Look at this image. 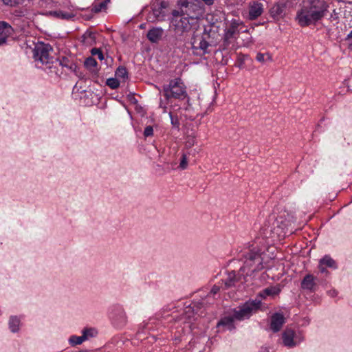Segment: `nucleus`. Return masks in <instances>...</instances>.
Masks as SVG:
<instances>
[{
  "instance_id": "72a5a7b5",
  "label": "nucleus",
  "mask_w": 352,
  "mask_h": 352,
  "mask_svg": "<svg viewBox=\"0 0 352 352\" xmlns=\"http://www.w3.org/2000/svg\"><path fill=\"white\" fill-rule=\"evenodd\" d=\"M188 166V160L187 156L185 153H183L181 158V162L179 166V168L184 170L186 169Z\"/></svg>"
},
{
  "instance_id": "7c9ffc66",
  "label": "nucleus",
  "mask_w": 352,
  "mask_h": 352,
  "mask_svg": "<svg viewBox=\"0 0 352 352\" xmlns=\"http://www.w3.org/2000/svg\"><path fill=\"white\" fill-rule=\"evenodd\" d=\"M116 76L118 78H125L127 77L126 69L124 67H119L116 72Z\"/></svg>"
},
{
  "instance_id": "7ed1b4c3",
  "label": "nucleus",
  "mask_w": 352,
  "mask_h": 352,
  "mask_svg": "<svg viewBox=\"0 0 352 352\" xmlns=\"http://www.w3.org/2000/svg\"><path fill=\"white\" fill-rule=\"evenodd\" d=\"M175 15H185L191 19H197L203 14L201 3L198 0H179Z\"/></svg>"
},
{
  "instance_id": "a18cd8bd",
  "label": "nucleus",
  "mask_w": 352,
  "mask_h": 352,
  "mask_svg": "<svg viewBox=\"0 0 352 352\" xmlns=\"http://www.w3.org/2000/svg\"><path fill=\"white\" fill-rule=\"evenodd\" d=\"M204 1L207 5H212L214 2V0H202Z\"/></svg>"
},
{
  "instance_id": "1a4fd4ad",
  "label": "nucleus",
  "mask_w": 352,
  "mask_h": 352,
  "mask_svg": "<svg viewBox=\"0 0 352 352\" xmlns=\"http://www.w3.org/2000/svg\"><path fill=\"white\" fill-rule=\"evenodd\" d=\"M168 3L162 1L160 3L153 4L152 10L147 16V20L150 22L154 23L155 21H162L165 19L166 13L165 10L168 8Z\"/></svg>"
},
{
  "instance_id": "8fccbe9b",
  "label": "nucleus",
  "mask_w": 352,
  "mask_h": 352,
  "mask_svg": "<svg viewBox=\"0 0 352 352\" xmlns=\"http://www.w3.org/2000/svg\"><path fill=\"white\" fill-rule=\"evenodd\" d=\"M144 28V25L143 24L140 25V28Z\"/></svg>"
},
{
  "instance_id": "3c124183",
  "label": "nucleus",
  "mask_w": 352,
  "mask_h": 352,
  "mask_svg": "<svg viewBox=\"0 0 352 352\" xmlns=\"http://www.w3.org/2000/svg\"><path fill=\"white\" fill-rule=\"evenodd\" d=\"M188 105L190 106L189 100H188Z\"/></svg>"
},
{
  "instance_id": "a19ab883",
  "label": "nucleus",
  "mask_w": 352,
  "mask_h": 352,
  "mask_svg": "<svg viewBox=\"0 0 352 352\" xmlns=\"http://www.w3.org/2000/svg\"><path fill=\"white\" fill-rule=\"evenodd\" d=\"M318 269L321 273H327V271L325 268V266H324V265L321 264L320 263H319Z\"/></svg>"
},
{
  "instance_id": "412c9836",
  "label": "nucleus",
  "mask_w": 352,
  "mask_h": 352,
  "mask_svg": "<svg viewBox=\"0 0 352 352\" xmlns=\"http://www.w3.org/2000/svg\"><path fill=\"white\" fill-rule=\"evenodd\" d=\"M280 289L276 287H270L265 288L259 293V296L265 298L267 296H275L280 293Z\"/></svg>"
},
{
  "instance_id": "f257e3e1",
  "label": "nucleus",
  "mask_w": 352,
  "mask_h": 352,
  "mask_svg": "<svg viewBox=\"0 0 352 352\" xmlns=\"http://www.w3.org/2000/svg\"><path fill=\"white\" fill-rule=\"evenodd\" d=\"M328 8L324 0H307L297 12L296 19L302 27L316 24L327 14Z\"/></svg>"
},
{
  "instance_id": "0eeeda50",
  "label": "nucleus",
  "mask_w": 352,
  "mask_h": 352,
  "mask_svg": "<svg viewBox=\"0 0 352 352\" xmlns=\"http://www.w3.org/2000/svg\"><path fill=\"white\" fill-rule=\"evenodd\" d=\"M172 17L170 19V23L174 27V30L177 33L180 35L185 32H189L192 25V21L195 19H191L185 15H175V10L171 12Z\"/></svg>"
},
{
  "instance_id": "6ab92c4d",
  "label": "nucleus",
  "mask_w": 352,
  "mask_h": 352,
  "mask_svg": "<svg viewBox=\"0 0 352 352\" xmlns=\"http://www.w3.org/2000/svg\"><path fill=\"white\" fill-rule=\"evenodd\" d=\"M13 32V28L8 23L4 21L0 22V36L7 38L12 34Z\"/></svg>"
},
{
  "instance_id": "37998d69",
  "label": "nucleus",
  "mask_w": 352,
  "mask_h": 352,
  "mask_svg": "<svg viewBox=\"0 0 352 352\" xmlns=\"http://www.w3.org/2000/svg\"><path fill=\"white\" fill-rule=\"evenodd\" d=\"M219 289H220V287L219 286L214 285V286H213V287L211 289V293H212L213 294H215L217 292H219Z\"/></svg>"
},
{
  "instance_id": "c756f323",
  "label": "nucleus",
  "mask_w": 352,
  "mask_h": 352,
  "mask_svg": "<svg viewBox=\"0 0 352 352\" xmlns=\"http://www.w3.org/2000/svg\"><path fill=\"white\" fill-rule=\"evenodd\" d=\"M107 85H108L111 89H117L119 85L120 82L116 78H111L107 80L106 82Z\"/></svg>"
},
{
  "instance_id": "6e6552de",
  "label": "nucleus",
  "mask_w": 352,
  "mask_h": 352,
  "mask_svg": "<svg viewBox=\"0 0 352 352\" xmlns=\"http://www.w3.org/2000/svg\"><path fill=\"white\" fill-rule=\"evenodd\" d=\"M52 47L50 45L39 44L36 45L33 51V56L35 61L40 62L43 65L50 64L52 61L50 51Z\"/></svg>"
},
{
  "instance_id": "cd10ccee",
  "label": "nucleus",
  "mask_w": 352,
  "mask_h": 352,
  "mask_svg": "<svg viewBox=\"0 0 352 352\" xmlns=\"http://www.w3.org/2000/svg\"><path fill=\"white\" fill-rule=\"evenodd\" d=\"M256 59L257 61L264 63L266 61H272V55L269 53L262 54V53H258L256 56Z\"/></svg>"
},
{
  "instance_id": "20e7f679",
  "label": "nucleus",
  "mask_w": 352,
  "mask_h": 352,
  "mask_svg": "<svg viewBox=\"0 0 352 352\" xmlns=\"http://www.w3.org/2000/svg\"><path fill=\"white\" fill-rule=\"evenodd\" d=\"M292 222V215L286 211L280 212L272 224L271 232L278 238H285L287 234L292 233V228L289 229Z\"/></svg>"
},
{
  "instance_id": "603ef678",
  "label": "nucleus",
  "mask_w": 352,
  "mask_h": 352,
  "mask_svg": "<svg viewBox=\"0 0 352 352\" xmlns=\"http://www.w3.org/2000/svg\"><path fill=\"white\" fill-rule=\"evenodd\" d=\"M24 0H22V1L23 2Z\"/></svg>"
},
{
  "instance_id": "4c0bfd02",
  "label": "nucleus",
  "mask_w": 352,
  "mask_h": 352,
  "mask_svg": "<svg viewBox=\"0 0 352 352\" xmlns=\"http://www.w3.org/2000/svg\"><path fill=\"white\" fill-rule=\"evenodd\" d=\"M82 332H86L87 339L92 338L95 336L96 331L94 329H85Z\"/></svg>"
},
{
  "instance_id": "a211bd4d",
  "label": "nucleus",
  "mask_w": 352,
  "mask_h": 352,
  "mask_svg": "<svg viewBox=\"0 0 352 352\" xmlns=\"http://www.w3.org/2000/svg\"><path fill=\"white\" fill-rule=\"evenodd\" d=\"M315 278L311 274L306 275L302 280L301 287L304 289L312 290L315 286Z\"/></svg>"
},
{
  "instance_id": "393cba45",
  "label": "nucleus",
  "mask_w": 352,
  "mask_h": 352,
  "mask_svg": "<svg viewBox=\"0 0 352 352\" xmlns=\"http://www.w3.org/2000/svg\"><path fill=\"white\" fill-rule=\"evenodd\" d=\"M19 324H20V320L17 317L12 316L10 318V321H9V326H10V330L13 333L18 331V330L19 329Z\"/></svg>"
},
{
  "instance_id": "de8ad7c7",
  "label": "nucleus",
  "mask_w": 352,
  "mask_h": 352,
  "mask_svg": "<svg viewBox=\"0 0 352 352\" xmlns=\"http://www.w3.org/2000/svg\"><path fill=\"white\" fill-rule=\"evenodd\" d=\"M5 4L9 5L11 0H2Z\"/></svg>"
},
{
  "instance_id": "79ce46f5",
  "label": "nucleus",
  "mask_w": 352,
  "mask_h": 352,
  "mask_svg": "<svg viewBox=\"0 0 352 352\" xmlns=\"http://www.w3.org/2000/svg\"><path fill=\"white\" fill-rule=\"evenodd\" d=\"M22 0H11L10 3H9L10 6H13L16 4L22 3Z\"/></svg>"
},
{
  "instance_id": "bb28decb",
  "label": "nucleus",
  "mask_w": 352,
  "mask_h": 352,
  "mask_svg": "<svg viewBox=\"0 0 352 352\" xmlns=\"http://www.w3.org/2000/svg\"><path fill=\"white\" fill-rule=\"evenodd\" d=\"M320 263L325 267H329L331 268H336V263L335 261L329 256H324L322 259H320Z\"/></svg>"
},
{
  "instance_id": "9d476101",
  "label": "nucleus",
  "mask_w": 352,
  "mask_h": 352,
  "mask_svg": "<svg viewBox=\"0 0 352 352\" xmlns=\"http://www.w3.org/2000/svg\"><path fill=\"white\" fill-rule=\"evenodd\" d=\"M191 45L194 54H198V50L201 51V54L203 55L210 52L208 48L210 46V44L206 41L204 35L194 34L191 38Z\"/></svg>"
},
{
  "instance_id": "5701e85b",
  "label": "nucleus",
  "mask_w": 352,
  "mask_h": 352,
  "mask_svg": "<svg viewBox=\"0 0 352 352\" xmlns=\"http://www.w3.org/2000/svg\"><path fill=\"white\" fill-rule=\"evenodd\" d=\"M86 340H87V336L86 335V332H82V336H72L70 337L69 340V343L72 346H75L82 344Z\"/></svg>"
},
{
  "instance_id": "09e8293b",
  "label": "nucleus",
  "mask_w": 352,
  "mask_h": 352,
  "mask_svg": "<svg viewBox=\"0 0 352 352\" xmlns=\"http://www.w3.org/2000/svg\"><path fill=\"white\" fill-rule=\"evenodd\" d=\"M160 107L161 108H163V109H164V111H166V106H163V104H162V102H160Z\"/></svg>"
},
{
  "instance_id": "dca6fc26",
  "label": "nucleus",
  "mask_w": 352,
  "mask_h": 352,
  "mask_svg": "<svg viewBox=\"0 0 352 352\" xmlns=\"http://www.w3.org/2000/svg\"><path fill=\"white\" fill-rule=\"evenodd\" d=\"M263 4L258 2H254L250 6L249 17L253 20L261 15L263 13Z\"/></svg>"
},
{
  "instance_id": "ddd939ff",
  "label": "nucleus",
  "mask_w": 352,
  "mask_h": 352,
  "mask_svg": "<svg viewBox=\"0 0 352 352\" xmlns=\"http://www.w3.org/2000/svg\"><path fill=\"white\" fill-rule=\"evenodd\" d=\"M240 278L236 276L235 272L232 271L226 274V276L222 279L223 285L221 287L223 289H228L232 287H234L236 283L239 282Z\"/></svg>"
},
{
  "instance_id": "4be33fe9",
  "label": "nucleus",
  "mask_w": 352,
  "mask_h": 352,
  "mask_svg": "<svg viewBox=\"0 0 352 352\" xmlns=\"http://www.w3.org/2000/svg\"><path fill=\"white\" fill-rule=\"evenodd\" d=\"M84 64H85V67L87 69H89L90 72H91L93 73H96L97 72V69H96L97 62L95 60V58H94L93 57L89 56L87 58H86Z\"/></svg>"
},
{
  "instance_id": "a878e982",
  "label": "nucleus",
  "mask_w": 352,
  "mask_h": 352,
  "mask_svg": "<svg viewBox=\"0 0 352 352\" xmlns=\"http://www.w3.org/2000/svg\"><path fill=\"white\" fill-rule=\"evenodd\" d=\"M50 15L63 19H69L74 17V14L71 13L64 12L62 11H52L50 12Z\"/></svg>"
},
{
  "instance_id": "f704fd0d",
  "label": "nucleus",
  "mask_w": 352,
  "mask_h": 352,
  "mask_svg": "<svg viewBox=\"0 0 352 352\" xmlns=\"http://www.w3.org/2000/svg\"><path fill=\"white\" fill-rule=\"evenodd\" d=\"M91 54L93 56L97 55L98 58L100 60H103L104 59V55H103L102 51L100 49H98V48H93L91 50Z\"/></svg>"
},
{
  "instance_id": "4468645a",
  "label": "nucleus",
  "mask_w": 352,
  "mask_h": 352,
  "mask_svg": "<svg viewBox=\"0 0 352 352\" xmlns=\"http://www.w3.org/2000/svg\"><path fill=\"white\" fill-rule=\"evenodd\" d=\"M163 34L164 30L162 28H153L147 32L146 37L151 43H157L162 39Z\"/></svg>"
},
{
  "instance_id": "aec40b11",
  "label": "nucleus",
  "mask_w": 352,
  "mask_h": 352,
  "mask_svg": "<svg viewBox=\"0 0 352 352\" xmlns=\"http://www.w3.org/2000/svg\"><path fill=\"white\" fill-rule=\"evenodd\" d=\"M236 32V27L232 25L229 28L224 34L223 45L227 47L230 43V39L232 38Z\"/></svg>"
},
{
  "instance_id": "c85d7f7f",
  "label": "nucleus",
  "mask_w": 352,
  "mask_h": 352,
  "mask_svg": "<svg viewBox=\"0 0 352 352\" xmlns=\"http://www.w3.org/2000/svg\"><path fill=\"white\" fill-rule=\"evenodd\" d=\"M211 100V96L202 94L201 96H199V105L204 107H207L212 103Z\"/></svg>"
},
{
  "instance_id": "c9c22d12",
  "label": "nucleus",
  "mask_w": 352,
  "mask_h": 352,
  "mask_svg": "<svg viewBox=\"0 0 352 352\" xmlns=\"http://www.w3.org/2000/svg\"><path fill=\"white\" fill-rule=\"evenodd\" d=\"M153 129L151 126H147L144 131V135L145 137H149L153 135Z\"/></svg>"
},
{
  "instance_id": "39448f33",
  "label": "nucleus",
  "mask_w": 352,
  "mask_h": 352,
  "mask_svg": "<svg viewBox=\"0 0 352 352\" xmlns=\"http://www.w3.org/2000/svg\"><path fill=\"white\" fill-rule=\"evenodd\" d=\"M164 96L167 100L170 98L184 99L187 97L186 89L180 79L171 80L163 87Z\"/></svg>"
},
{
  "instance_id": "c03bdc74",
  "label": "nucleus",
  "mask_w": 352,
  "mask_h": 352,
  "mask_svg": "<svg viewBox=\"0 0 352 352\" xmlns=\"http://www.w3.org/2000/svg\"><path fill=\"white\" fill-rule=\"evenodd\" d=\"M7 38L0 36V45L4 44L6 42Z\"/></svg>"
},
{
  "instance_id": "423d86ee",
  "label": "nucleus",
  "mask_w": 352,
  "mask_h": 352,
  "mask_svg": "<svg viewBox=\"0 0 352 352\" xmlns=\"http://www.w3.org/2000/svg\"><path fill=\"white\" fill-rule=\"evenodd\" d=\"M247 251L244 252L243 257L244 258V264L250 265L251 261H257L256 265L252 270V273L261 271L264 268L263 264V258L261 257V250L254 244L249 245Z\"/></svg>"
},
{
  "instance_id": "f8f14e48",
  "label": "nucleus",
  "mask_w": 352,
  "mask_h": 352,
  "mask_svg": "<svg viewBox=\"0 0 352 352\" xmlns=\"http://www.w3.org/2000/svg\"><path fill=\"white\" fill-rule=\"evenodd\" d=\"M285 318L283 314L276 313L271 317L270 328L274 332H278L280 330L283 325L285 322Z\"/></svg>"
},
{
  "instance_id": "2eb2a0df",
  "label": "nucleus",
  "mask_w": 352,
  "mask_h": 352,
  "mask_svg": "<svg viewBox=\"0 0 352 352\" xmlns=\"http://www.w3.org/2000/svg\"><path fill=\"white\" fill-rule=\"evenodd\" d=\"M295 332L292 329H286L282 335L284 345L288 347H293L296 345L294 340Z\"/></svg>"
},
{
  "instance_id": "9b49d317",
  "label": "nucleus",
  "mask_w": 352,
  "mask_h": 352,
  "mask_svg": "<svg viewBox=\"0 0 352 352\" xmlns=\"http://www.w3.org/2000/svg\"><path fill=\"white\" fill-rule=\"evenodd\" d=\"M289 1H278L270 9V14L274 20L278 21L283 18L286 14V8L287 7Z\"/></svg>"
},
{
  "instance_id": "f3484780",
  "label": "nucleus",
  "mask_w": 352,
  "mask_h": 352,
  "mask_svg": "<svg viewBox=\"0 0 352 352\" xmlns=\"http://www.w3.org/2000/svg\"><path fill=\"white\" fill-rule=\"evenodd\" d=\"M208 307V303L204 300L201 302H193L192 306V311L199 316H202L205 313V310Z\"/></svg>"
},
{
  "instance_id": "2f4dec72",
  "label": "nucleus",
  "mask_w": 352,
  "mask_h": 352,
  "mask_svg": "<svg viewBox=\"0 0 352 352\" xmlns=\"http://www.w3.org/2000/svg\"><path fill=\"white\" fill-rule=\"evenodd\" d=\"M69 61L67 58L63 57V58L60 60V65L64 67H69L71 69H75L76 67V65L75 64L72 63L71 65L69 64Z\"/></svg>"
},
{
  "instance_id": "49530a36",
  "label": "nucleus",
  "mask_w": 352,
  "mask_h": 352,
  "mask_svg": "<svg viewBox=\"0 0 352 352\" xmlns=\"http://www.w3.org/2000/svg\"><path fill=\"white\" fill-rule=\"evenodd\" d=\"M331 296H336L337 295V292L336 290H333L330 292Z\"/></svg>"
},
{
  "instance_id": "58836bf2",
  "label": "nucleus",
  "mask_w": 352,
  "mask_h": 352,
  "mask_svg": "<svg viewBox=\"0 0 352 352\" xmlns=\"http://www.w3.org/2000/svg\"><path fill=\"white\" fill-rule=\"evenodd\" d=\"M257 264V261H251V263H250V265H243V269H245V268H248V269H253Z\"/></svg>"
},
{
  "instance_id": "ea45409f",
  "label": "nucleus",
  "mask_w": 352,
  "mask_h": 352,
  "mask_svg": "<svg viewBox=\"0 0 352 352\" xmlns=\"http://www.w3.org/2000/svg\"><path fill=\"white\" fill-rule=\"evenodd\" d=\"M346 41L349 45L352 48V31L347 35Z\"/></svg>"
},
{
  "instance_id": "e433bc0d",
  "label": "nucleus",
  "mask_w": 352,
  "mask_h": 352,
  "mask_svg": "<svg viewBox=\"0 0 352 352\" xmlns=\"http://www.w3.org/2000/svg\"><path fill=\"white\" fill-rule=\"evenodd\" d=\"M169 116H170V118L171 124L175 127H179V120H178L177 118V117L175 118L173 116L171 112L169 113Z\"/></svg>"
},
{
  "instance_id": "b1692460",
  "label": "nucleus",
  "mask_w": 352,
  "mask_h": 352,
  "mask_svg": "<svg viewBox=\"0 0 352 352\" xmlns=\"http://www.w3.org/2000/svg\"><path fill=\"white\" fill-rule=\"evenodd\" d=\"M196 137L197 134L195 132H192L191 133H188L185 142V147L186 148H190L195 144Z\"/></svg>"
},
{
  "instance_id": "473e14b6",
  "label": "nucleus",
  "mask_w": 352,
  "mask_h": 352,
  "mask_svg": "<svg viewBox=\"0 0 352 352\" xmlns=\"http://www.w3.org/2000/svg\"><path fill=\"white\" fill-rule=\"evenodd\" d=\"M109 0H107V1H104L102 2H100V3L98 4H96L94 6V8H92V10L97 13V12H99L100 11H101V10L104 8L106 7L107 6V1H109Z\"/></svg>"
},
{
  "instance_id": "f03ea898",
  "label": "nucleus",
  "mask_w": 352,
  "mask_h": 352,
  "mask_svg": "<svg viewBox=\"0 0 352 352\" xmlns=\"http://www.w3.org/2000/svg\"><path fill=\"white\" fill-rule=\"evenodd\" d=\"M261 305V302L258 299L250 300L245 302L238 309H234L232 316H228L222 318L218 323V326H228L230 330L234 328L233 325L234 320H243L249 318L252 313L257 311Z\"/></svg>"
}]
</instances>
